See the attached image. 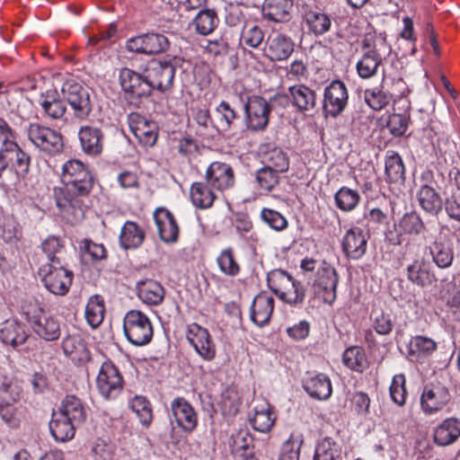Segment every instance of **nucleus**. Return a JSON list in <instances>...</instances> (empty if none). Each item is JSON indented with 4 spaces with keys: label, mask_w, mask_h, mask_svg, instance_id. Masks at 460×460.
<instances>
[{
    "label": "nucleus",
    "mask_w": 460,
    "mask_h": 460,
    "mask_svg": "<svg viewBox=\"0 0 460 460\" xmlns=\"http://www.w3.org/2000/svg\"><path fill=\"white\" fill-rule=\"evenodd\" d=\"M436 349V342L432 339L424 336H415L411 338L409 343V354L415 358L429 355Z\"/></svg>",
    "instance_id": "obj_53"
},
{
    "label": "nucleus",
    "mask_w": 460,
    "mask_h": 460,
    "mask_svg": "<svg viewBox=\"0 0 460 460\" xmlns=\"http://www.w3.org/2000/svg\"><path fill=\"white\" fill-rule=\"evenodd\" d=\"M367 240L368 236L363 229L352 227L342 238V251L348 258L358 260L366 253Z\"/></svg>",
    "instance_id": "obj_21"
},
{
    "label": "nucleus",
    "mask_w": 460,
    "mask_h": 460,
    "mask_svg": "<svg viewBox=\"0 0 460 460\" xmlns=\"http://www.w3.org/2000/svg\"><path fill=\"white\" fill-rule=\"evenodd\" d=\"M234 451L240 455H246L248 452H253V438L246 429H241L233 435Z\"/></svg>",
    "instance_id": "obj_63"
},
{
    "label": "nucleus",
    "mask_w": 460,
    "mask_h": 460,
    "mask_svg": "<svg viewBox=\"0 0 460 460\" xmlns=\"http://www.w3.org/2000/svg\"><path fill=\"white\" fill-rule=\"evenodd\" d=\"M386 180L392 183L402 184L405 181V170L402 157L394 151L387 152L385 161Z\"/></svg>",
    "instance_id": "obj_39"
},
{
    "label": "nucleus",
    "mask_w": 460,
    "mask_h": 460,
    "mask_svg": "<svg viewBox=\"0 0 460 460\" xmlns=\"http://www.w3.org/2000/svg\"><path fill=\"white\" fill-rule=\"evenodd\" d=\"M58 411L78 426L84 422L87 416L82 401L75 395H66L62 400Z\"/></svg>",
    "instance_id": "obj_38"
},
{
    "label": "nucleus",
    "mask_w": 460,
    "mask_h": 460,
    "mask_svg": "<svg viewBox=\"0 0 460 460\" xmlns=\"http://www.w3.org/2000/svg\"><path fill=\"white\" fill-rule=\"evenodd\" d=\"M264 39V33L261 27L255 24H246L241 33V43L251 48H258Z\"/></svg>",
    "instance_id": "obj_59"
},
{
    "label": "nucleus",
    "mask_w": 460,
    "mask_h": 460,
    "mask_svg": "<svg viewBox=\"0 0 460 460\" xmlns=\"http://www.w3.org/2000/svg\"><path fill=\"white\" fill-rule=\"evenodd\" d=\"M136 290L138 298L148 305H158L164 299L165 290L160 282L146 279L137 282Z\"/></svg>",
    "instance_id": "obj_27"
},
{
    "label": "nucleus",
    "mask_w": 460,
    "mask_h": 460,
    "mask_svg": "<svg viewBox=\"0 0 460 460\" xmlns=\"http://www.w3.org/2000/svg\"><path fill=\"white\" fill-rule=\"evenodd\" d=\"M38 273L44 287L52 294L65 296L69 291L74 274L66 268V264H44Z\"/></svg>",
    "instance_id": "obj_6"
},
{
    "label": "nucleus",
    "mask_w": 460,
    "mask_h": 460,
    "mask_svg": "<svg viewBox=\"0 0 460 460\" xmlns=\"http://www.w3.org/2000/svg\"><path fill=\"white\" fill-rule=\"evenodd\" d=\"M363 54L356 64L358 76L362 79L374 77L382 62L391 53L392 48L383 34L368 33L361 41Z\"/></svg>",
    "instance_id": "obj_2"
},
{
    "label": "nucleus",
    "mask_w": 460,
    "mask_h": 460,
    "mask_svg": "<svg viewBox=\"0 0 460 460\" xmlns=\"http://www.w3.org/2000/svg\"><path fill=\"white\" fill-rule=\"evenodd\" d=\"M139 143L145 146H153L156 143L158 136V128L156 123L148 120L134 133Z\"/></svg>",
    "instance_id": "obj_58"
},
{
    "label": "nucleus",
    "mask_w": 460,
    "mask_h": 460,
    "mask_svg": "<svg viewBox=\"0 0 460 460\" xmlns=\"http://www.w3.org/2000/svg\"><path fill=\"white\" fill-rule=\"evenodd\" d=\"M90 455L93 460H111L113 447L103 439H96L91 447Z\"/></svg>",
    "instance_id": "obj_64"
},
{
    "label": "nucleus",
    "mask_w": 460,
    "mask_h": 460,
    "mask_svg": "<svg viewBox=\"0 0 460 460\" xmlns=\"http://www.w3.org/2000/svg\"><path fill=\"white\" fill-rule=\"evenodd\" d=\"M172 413L177 424L186 431L197 426V414L192 406L183 398H176L171 404Z\"/></svg>",
    "instance_id": "obj_28"
},
{
    "label": "nucleus",
    "mask_w": 460,
    "mask_h": 460,
    "mask_svg": "<svg viewBox=\"0 0 460 460\" xmlns=\"http://www.w3.org/2000/svg\"><path fill=\"white\" fill-rule=\"evenodd\" d=\"M61 93L76 119L83 120L88 118L93 111V102L87 88L79 83L66 82L62 86Z\"/></svg>",
    "instance_id": "obj_7"
},
{
    "label": "nucleus",
    "mask_w": 460,
    "mask_h": 460,
    "mask_svg": "<svg viewBox=\"0 0 460 460\" xmlns=\"http://www.w3.org/2000/svg\"><path fill=\"white\" fill-rule=\"evenodd\" d=\"M448 389L438 383L427 385L421 394L420 403L422 410L429 414L443 409L450 401Z\"/></svg>",
    "instance_id": "obj_18"
},
{
    "label": "nucleus",
    "mask_w": 460,
    "mask_h": 460,
    "mask_svg": "<svg viewBox=\"0 0 460 460\" xmlns=\"http://www.w3.org/2000/svg\"><path fill=\"white\" fill-rule=\"evenodd\" d=\"M278 296L289 305H302L305 297V288L301 282L292 279L287 289H282Z\"/></svg>",
    "instance_id": "obj_52"
},
{
    "label": "nucleus",
    "mask_w": 460,
    "mask_h": 460,
    "mask_svg": "<svg viewBox=\"0 0 460 460\" xmlns=\"http://www.w3.org/2000/svg\"><path fill=\"white\" fill-rule=\"evenodd\" d=\"M305 21L309 31L315 36H322L325 34L332 27L331 16L321 10L309 11L305 14Z\"/></svg>",
    "instance_id": "obj_43"
},
{
    "label": "nucleus",
    "mask_w": 460,
    "mask_h": 460,
    "mask_svg": "<svg viewBox=\"0 0 460 460\" xmlns=\"http://www.w3.org/2000/svg\"><path fill=\"white\" fill-rule=\"evenodd\" d=\"M65 354L77 364H84L91 358L90 351L80 336H67L63 340Z\"/></svg>",
    "instance_id": "obj_37"
},
{
    "label": "nucleus",
    "mask_w": 460,
    "mask_h": 460,
    "mask_svg": "<svg viewBox=\"0 0 460 460\" xmlns=\"http://www.w3.org/2000/svg\"><path fill=\"white\" fill-rule=\"evenodd\" d=\"M343 363L350 369L362 373L367 367V361L363 349L350 347L343 353Z\"/></svg>",
    "instance_id": "obj_51"
},
{
    "label": "nucleus",
    "mask_w": 460,
    "mask_h": 460,
    "mask_svg": "<svg viewBox=\"0 0 460 460\" xmlns=\"http://www.w3.org/2000/svg\"><path fill=\"white\" fill-rule=\"evenodd\" d=\"M42 117L49 120H65L66 111L65 102L60 99L57 90L41 93L38 99Z\"/></svg>",
    "instance_id": "obj_19"
},
{
    "label": "nucleus",
    "mask_w": 460,
    "mask_h": 460,
    "mask_svg": "<svg viewBox=\"0 0 460 460\" xmlns=\"http://www.w3.org/2000/svg\"><path fill=\"white\" fill-rule=\"evenodd\" d=\"M429 253L432 261L438 269L446 270L451 267L455 253L451 243L447 241L436 240L428 246Z\"/></svg>",
    "instance_id": "obj_33"
},
{
    "label": "nucleus",
    "mask_w": 460,
    "mask_h": 460,
    "mask_svg": "<svg viewBox=\"0 0 460 460\" xmlns=\"http://www.w3.org/2000/svg\"><path fill=\"white\" fill-rule=\"evenodd\" d=\"M335 205L343 212H350L360 201V195L356 190L341 187L334 195Z\"/></svg>",
    "instance_id": "obj_47"
},
{
    "label": "nucleus",
    "mask_w": 460,
    "mask_h": 460,
    "mask_svg": "<svg viewBox=\"0 0 460 460\" xmlns=\"http://www.w3.org/2000/svg\"><path fill=\"white\" fill-rule=\"evenodd\" d=\"M119 81L124 100L134 108H139L143 100L152 94L146 71L140 74L130 68L123 67L119 70Z\"/></svg>",
    "instance_id": "obj_4"
},
{
    "label": "nucleus",
    "mask_w": 460,
    "mask_h": 460,
    "mask_svg": "<svg viewBox=\"0 0 460 460\" xmlns=\"http://www.w3.org/2000/svg\"><path fill=\"white\" fill-rule=\"evenodd\" d=\"M105 314L104 301L99 295L91 296L85 306V319L93 328L98 327L103 321Z\"/></svg>",
    "instance_id": "obj_45"
},
{
    "label": "nucleus",
    "mask_w": 460,
    "mask_h": 460,
    "mask_svg": "<svg viewBox=\"0 0 460 460\" xmlns=\"http://www.w3.org/2000/svg\"><path fill=\"white\" fill-rule=\"evenodd\" d=\"M338 283L337 270L331 264L323 261L322 266L317 269L313 284L314 295L323 303L332 305L337 297Z\"/></svg>",
    "instance_id": "obj_8"
},
{
    "label": "nucleus",
    "mask_w": 460,
    "mask_h": 460,
    "mask_svg": "<svg viewBox=\"0 0 460 460\" xmlns=\"http://www.w3.org/2000/svg\"><path fill=\"white\" fill-rule=\"evenodd\" d=\"M78 138L82 150L88 155L96 156L102 152L104 134L100 128L83 126L79 128Z\"/></svg>",
    "instance_id": "obj_23"
},
{
    "label": "nucleus",
    "mask_w": 460,
    "mask_h": 460,
    "mask_svg": "<svg viewBox=\"0 0 460 460\" xmlns=\"http://www.w3.org/2000/svg\"><path fill=\"white\" fill-rule=\"evenodd\" d=\"M21 388L12 380L0 382V404L16 403L20 398Z\"/></svg>",
    "instance_id": "obj_62"
},
{
    "label": "nucleus",
    "mask_w": 460,
    "mask_h": 460,
    "mask_svg": "<svg viewBox=\"0 0 460 460\" xmlns=\"http://www.w3.org/2000/svg\"><path fill=\"white\" fill-rule=\"evenodd\" d=\"M255 179L259 187L265 190H272L279 183V173L271 166H263L255 172Z\"/></svg>",
    "instance_id": "obj_56"
},
{
    "label": "nucleus",
    "mask_w": 460,
    "mask_h": 460,
    "mask_svg": "<svg viewBox=\"0 0 460 460\" xmlns=\"http://www.w3.org/2000/svg\"><path fill=\"white\" fill-rule=\"evenodd\" d=\"M341 447L330 437L320 439L315 446L314 460H341Z\"/></svg>",
    "instance_id": "obj_42"
},
{
    "label": "nucleus",
    "mask_w": 460,
    "mask_h": 460,
    "mask_svg": "<svg viewBox=\"0 0 460 460\" xmlns=\"http://www.w3.org/2000/svg\"><path fill=\"white\" fill-rule=\"evenodd\" d=\"M398 228L404 234L419 235L426 230V225L416 211L405 213L398 222Z\"/></svg>",
    "instance_id": "obj_48"
},
{
    "label": "nucleus",
    "mask_w": 460,
    "mask_h": 460,
    "mask_svg": "<svg viewBox=\"0 0 460 460\" xmlns=\"http://www.w3.org/2000/svg\"><path fill=\"white\" fill-rule=\"evenodd\" d=\"M218 22L217 12L209 8L200 9L192 21L196 31L200 35H208L213 32Z\"/></svg>",
    "instance_id": "obj_40"
},
{
    "label": "nucleus",
    "mask_w": 460,
    "mask_h": 460,
    "mask_svg": "<svg viewBox=\"0 0 460 460\" xmlns=\"http://www.w3.org/2000/svg\"><path fill=\"white\" fill-rule=\"evenodd\" d=\"M385 75H383L380 86L366 89L364 91V100L366 103L374 111H380L389 104L393 96L384 88Z\"/></svg>",
    "instance_id": "obj_41"
},
{
    "label": "nucleus",
    "mask_w": 460,
    "mask_h": 460,
    "mask_svg": "<svg viewBox=\"0 0 460 460\" xmlns=\"http://www.w3.org/2000/svg\"><path fill=\"white\" fill-rule=\"evenodd\" d=\"M22 237L20 225L13 218H5L0 225V240L5 243L16 244Z\"/></svg>",
    "instance_id": "obj_55"
},
{
    "label": "nucleus",
    "mask_w": 460,
    "mask_h": 460,
    "mask_svg": "<svg viewBox=\"0 0 460 460\" xmlns=\"http://www.w3.org/2000/svg\"><path fill=\"white\" fill-rule=\"evenodd\" d=\"M294 51V41L284 34H275L266 41L265 55L272 61L288 59Z\"/></svg>",
    "instance_id": "obj_24"
},
{
    "label": "nucleus",
    "mask_w": 460,
    "mask_h": 460,
    "mask_svg": "<svg viewBox=\"0 0 460 460\" xmlns=\"http://www.w3.org/2000/svg\"><path fill=\"white\" fill-rule=\"evenodd\" d=\"M433 437L435 443L441 447L455 443L460 437V420L446 419L435 429Z\"/></svg>",
    "instance_id": "obj_32"
},
{
    "label": "nucleus",
    "mask_w": 460,
    "mask_h": 460,
    "mask_svg": "<svg viewBox=\"0 0 460 460\" xmlns=\"http://www.w3.org/2000/svg\"><path fill=\"white\" fill-rule=\"evenodd\" d=\"M407 279L414 285L426 288L437 281L430 263L421 259H416L407 266Z\"/></svg>",
    "instance_id": "obj_26"
},
{
    "label": "nucleus",
    "mask_w": 460,
    "mask_h": 460,
    "mask_svg": "<svg viewBox=\"0 0 460 460\" xmlns=\"http://www.w3.org/2000/svg\"><path fill=\"white\" fill-rule=\"evenodd\" d=\"M123 330L127 340L135 346L148 344L154 334L149 318L137 310H131L126 314L123 320Z\"/></svg>",
    "instance_id": "obj_5"
},
{
    "label": "nucleus",
    "mask_w": 460,
    "mask_h": 460,
    "mask_svg": "<svg viewBox=\"0 0 460 460\" xmlns=\"http://www.w3.org/2000/svg\"><path fill=\"white\" fill-rule=\"evenodd\" d=\"M129 406L143 426L148 427L151 424L153 420L152 407L146 397L136 395L130 401Z\"/></svg>",
    "instance_id": "obj_50"
},
{
    "label": "nucleus",
    "mask_w": 460,
    "mask_h": 460,
    "mask_svg": "<svg viewBox=\"0 0 460 460\" xmlns=\"http://www.w3.org/2000/svg\"><path fill=\"white\" fill-rule=\"evenodd\" d=\"M61 181L65 187L54 189L56 205L64 212L71 210L73 223H78L84 217L89 206L95 178L81 161L69 160L62 166Z\"/></svg>",
    "instance_id": "obj_1"
},
{
    "label": "nucleus",
    "mask_w": 460,
    "mask_h": 460,
    "mask_svg": "<svg viewBox=\"0 0 460 460\" xmlns=\"http://www.w3.org/2000/svg\"><path fill=\"white\" fill-rule=\"evenodd\" d=\"M217 262L220 271L226 276L235 277L240 273L241 267L235 260L233 249L230 247L221 251Z\"/></svg>",
    "instance_id": "obj_49"
},
{
    "label": "nucleus",
    "mask_w": 460,
    "mask_h": 460,
    "mask_svg": "<svg viewBox=\"0 0 460 460\" xmlns=\"http://www.w3.org/2000/svg\"><path fill=\"white\" fill-rule=\"evenodd\" d=\"M421 179L425 181L420 186L416 197L420 207L431 216H438L443 208V200L440 194L429 182L432 179V172L428 171L424 172Z\"/></svg>",
    "instance_id": "obj_15"
},
{
    "label": "nucleus",
    "mask_w": 460,
    "mask_h": 460,
    "mask_svg": "<svg viewBox=\"0 0 460 460\" xmlns=\"http://www.w3.org/2000/svg\"><path fill=\"white\" fill-rule=\"evenodd\" d=\"M187 339L203 359L210 361L215 358L216 347L207 329L193 324L189 330Z\"/></svg>",
    "instance_id": "obj_20"
},
{
    "label": "nucleus",
    "mask_w": 460,
    "mask_h": 460,
    "mask_svg": "<svg viewBox=\"0 0 460 460\" xmlns=\"http://www.w3.org/2000/svg\"><path fill=\"white\" fill-rule=\"evenodd\" d=\"M293 6V0H265L262 13L270 21L285 22L290 20Z\"/></svg>",
    "instance_id": "obj_31"
},
{
    "label": "nucleus",
    "mask_w": 460,
    "mask_h": 460,
    "mask_svg": "<svg viewBox=\"0 0 460 460\" xmlns=\"http://www.w3.org/2000/svg\"><path fill=\"white\" fill-rule=\"evenodd\" d=\"M205 179L207 183L218 190L232 188L235 182V177L232 166L223 162H213L207 168Z\"/></svg>",
    "instance_id": "obj_17"
},
{
    "label": "nucleus",
    "mask_w": 460,
    "mask_h": 460,
    "mask_svg": "<svg viewBox=\"0 0 460 460\" xmlns=\"http://www.w3.org/2000/svg\"><path fill=\"white\" fill-rule=\"evenodd\" d=\"M206 182H194L190 188V199L199 208H208L213 205L216 195Z\"/></svg>",
    "instance_id": "obj_44"
},
{
    "label": "nucleus",
    "mask_w": 460,
    "mask_h": 460,
    "mask_svg": "<svg viewBox=\"0 0 460 460\" xmlns=\"http://www.w3.org/2000/svg\"><path fill=\"white\" fill-rule=\"evenodd\" d=\"M274 309V298L266 293L257 295L251 305L250 319L259 327L270 323Z\"/></svg>",
    "instance_id": "obj_25"
},
{
    "label": "nucleus",
    "mask_w": 460,
    "mask_h": 460,
    "mask_svg": "<svg viewBox=\"0 0 460 460\" xmlns=\"http://www.w3.org/2000/svg\"><path fill=\"white\" fill-rule=\"evenodd\" d=\"M268 164L278 173L285 172L289 168V160L286 153L279 148H274L268 152L265 156Z\"/></svg>",
    "instance_id": "obj_60"
},
{
    "label": "nucleus",
    "mask_w": 460,
    "mask_h": 460,
    "mask_svg": "<svg viewBox=\"0 0 460 460\" xmlns=\"http://www.w3.org/2000/svg\"><path fill=\"white\" fill-rule=\"evenodd\" d=\"M28 339L24 326L14 319L6 320L0 324V340L13 348L23 344Z\"/></svg>",
    "instance_id": "obj_30"
},
{
    "label": "nucleus",
    "mask_w": 460,
    "mask_h": 460,
    "mask_svg": "<svg viewBox=\"0 0 460 460\" xmlns=\"http://www.w3.org/2000/svg\"><path fill=\"white\" fill-rule=\"evenodd\" d=\"M123 378L111 361L102 363L96 385L100 394L106 399L116 398L122 389Z\"/></svg>",
    "instance_id": "obj_13"
},
{
    "label": "nucleus",
    "mask_w": 460,
    "mask_h": 460,
    "mask_svg": "<svg viewBox=\"0 0 460 460\" xmlns=\"http://www.w3.org/2000/svg\"><path fill=\"white\" fill-rule=\"evenodd\" d=\"M41 249L49 261L48 264H56L57 266L65 264L64 245L60 239L55 236L48 237L41 243Z\"/></svg>",
    "instance_id": "obj_46"
},
{
    "label": "nucleus",
    "mask_w": 460,
    "mask_h": 460,
    "mask_svg": "<svg viewBox=\"0 0 460 460\" xmlns=\"http://www.w3.org/2000/svg\"><path fill=\"white\" fill-rule=\"evenodd\" d=\"M246 128L252 131L264 130L269 123L271 111L267 101L260 96L247 97L243 102Z\"/></svg>",
    "instance_id": "obj_12"
},
{
    "label": "nucleus",
    "mask_w": 460,
    "mask_h": 460,
    "mask_svg": "<svg viewBox=\"0 0 460 460\" xmlns=\"http://www.w3.org/2000/svg\"><path fill=\"white\" fill-rule=\"evenodd\" d=\"M22 314L32 331L41 339L52 341L60 336L59 322L45 314L37 301H28L22 305Z\"/></svg>",
    "instance_id": "obj_3"
},
{
    "label": "nucleus",
    "mask_w": 460,
    "mask_h": 460,
    "mask_svg": "<svg viewBox=\"0 0 460 460\" xmlns=\"http://www.w3.org/2000/svg\"><path fill=\"white\" fill-rule=\"evenodd\" d=\"M27 135L37 148L48 155H56L63 150L61 134L50 128L31 123L28 127Z\"/></svg>",
    "instance_id": "obj_9"
},
{
    "label": "nucleus",
    "mask_w": 460,
    "mask_h": 460,
    "mask_svg": "<svg viewBox=\"0 0 460 460\" xmlns=\"http://www.w3.org/2000/svg\"><path fill=\"white\" fill-rule=\"evenodd\" d=\"M145 237V231L137 223L128 220L120 230L119 246L123 250L137 249L143 243Z\"/></svg>",
    "instance_id": "obj_34"
},
{
    "label": "nucleus",
    "mask_w": 460,
    "mask_h": 460,
    "mask_svg": "<svg viewBox=\"0 0 460 460\" xmlns=\"http://www.w3.org/2000/svg\"><path fill=\"white\" fill-rule=\"evenodd\" d=\"M303 387L311 397L318 400L328 399L332 392L331 380L324 374H318L305 379Z\"/></svg>",
    "instance_id": "obj_36"
},
{
    "label": "nucleus",
    "mask_w": 460,
    "mask_h": 460,
    "mask_svg": "<svg viewBox=\"0 0 460 460\" xmlns=\"http://www.w3.org/2000/svg\"><path fill=\"white\" fill-rule=\"evenodd\" d=\"M6 169L13 172L18 180H24L31 167V156L16 142L5 139Z\"/></svg>",
    "instance_id": "obj_16"
},
{
    "label": "nucleus",
    "mask_w": 460,
    "mask_h": 460,
    "mask_svg": "<svg viewBox=\"0 0 460 460\" xmlns=\"http://www.w3.org/2000/svg\"><path fill=\"white\" fill-rule=\"evenodd\" d=\"M289 93L292 98V103L300 111H313L316 106V93L310 87L305 84H296L290 86Z\"/></svg>",
    "instance_id": "obj_35"
},
{
    "label": "nucleus",
    "mask_w": 460,
    "mask_h": 460,
    "mask_svg": "<svg viewBox=\"0 0 460 460\" xmlns=\"http://www.w3.org/2000/svg\"><path fill=\"white\" fill-rule=\"evenodd\" d=\"M216 112L219 115L218 123L222 131L229 130L234 121L238 119L234 109L226 101H222L219 103L216 108Z\"/></svg>",
    "instance_id": "obj_61"
},
{
    "label": "nucleus",
    "mask_w": 460,
    "mask_h": 460,
    "mask_svg": "<svg viewBox=\"0 0 460 460\" xmlns=\"http://www.w3.org/2000/svg\"><path fill=\"white\" fill-rule=\"evenodd\" d=\"M77 426L78 425L58 411H53L51 420L49 424L52 437L57 441L60 442L71 440L75 436Z\"/></svg>",
    "instance_id": "obj_29"
},
{
    "label": "nucleus",
    "mask_w": 460,
    "mask_h": 460,
    "mask_svg": "<svg viewBox=\"0 0 460 460\" xmlns=\"http://www.w3.org/2000/svg\"><path fill=\"white\" fill-rule=\"evenodd\" d=\"M154 219L160 239L166 243H176L179 226L172 213L164 208H158L154 212Z\"/></svg>",
    "instance_id": "obj_22"
},
{
    "label": "nucleus",
    "mask_w": 460,
    "mask_h": 460,
    "mask_svg": "<svg viewBox=\"0 0 460 460\" xmlns=\"http://www.w3.org/2000/svg\"><path fill=\"white\" fill-rule=\"evenodd\" d=\"M349 93L345 84L340 80H333L323 92V112L324 116L337 118L346 109Z\"/></svg>",
    "instance_id": "obj_11"
},
{
    "label": "nucleus",
    "mask_w": 460,
    "mask_h": 460,
    "mask_svg": "<svg viewBox=\"0 0 460 460\" xmlns=\"http://www.w3.org/2000/svg\"><path fill=\"white\" fill-rule=\"evenodd\" d=\"M293 278L285 270L276 269L268 273L267 282L270 290L277 296L282 289H287L289 287V282Z\"/></svg>",
    "instance_id": "obj_57"
},
{
    "label": "nucleus",
    "mask_w": 460,
    "mask_h": 460,
    "mask_svg": "<svg viewBox=\"0 0 460 460\" xmlns=\"http://www.w3.org/2000/svg\"><path fill=\"white\" fill-rule=\"evenodd\" d=\"M126 48L130 52L154 55L166 51L169 48V40L160 33H145L128 39Z\"/></svg>",
    "instance_id": "obj_14"
},
{
    "label": "nucleus",
    "mask_w": 460,
    "mask_h": 460,
    "mask_svg": "<svg viewBox=\"0 0 460 460\" xmlns=\"http://www.w3.org/2000/svg\"><path fill=\"white\" fill-rule=\"evenodd\" d=\"M145 71L152 91L164 93L172 87L175 66L170 60L153 58L146 64Z\"/></svg>",
    "instance_id": "obj_10"
},
{
    "label": "nucleus",
    "mask_w": 460,
    "mask_h": 460,
    "mask_svg": "<svg viewBox=\"0 0 460 460\" xmlns=\"http://www.w3.org/2000/svg\"><path fill=\"white\" fill-rule=\"evenodd\" d=\"M82 259L85 262H93L107 257L103 244L96 243L90 239H84L80 243Z\"/></svg>",
    "instance_id": "obj_54"
}]
</instances>
